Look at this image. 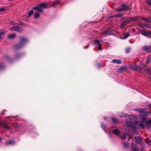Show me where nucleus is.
Listing matches in <instances>:
<instances>
[{"mask_svg": "<svg viewBox=\"0 0 151 151\" xmlns=\"http://www.w3.org/2000/svg\"><path fill=\"white\" fill-rule=\"evenodd\" d=\"M145 65L143 64H140L139 66L136 65L135 63L134 65H129V68L134 71L138 70H141L143 69Z\"/></svg>", "mask_w": 151, "mask_h": 151, "instance_id": "1", "label": "nucleus"}, {"mask_svg": "<svg viewBox=\"0 0 151 151\" xmlns=\"http://www.w3.org/2000/svg\"><path fill=\"white\" fill-rule=\"evenodd\" d=\"M130 9L129 7H128L127 5H125L124 4L121 5L117 9H116V11L118 12H121L122 11H126L129 10Z\"/></svg>", "mask_w": 151, "mask_h": 151, "instance_id": "2", "label": "nucleus"}, {"mask_svg": "<svg viewBox=\"0 0 151 151\" xmlns=\"http://www.w3.org/2000/svg\"><path fill=\"white\" fill-rule=\"evenodd\" d=\"M130 21L129 18H125L122 19V23L120 26L121 28L126 26L128 23H129Z\"/></svg>", "mask_w": 151, "mask_h": 151, "instance_id": "3", "label": "nucleus"}, {"mask_svg": "<svg viewBox=\"0 0 151 151\" xmlns=\"http://www.w3.org/2000/svg\"><path fill=\"white\" fill-rule=\"evenodd\" d=\"M138 111L140 112L139 115L141 116L148 115L149 113L147 111H145L144 109H139L138 110Z\"/></svg>", "mask_w": 151, "mask_h": 151, "instance_id": "4", "label": "nucleus"}, {"mask_svg": "<svg viewBox=\"0 0 151 151\" xmlns=\"http://www.w3.org/2000/svg\"><path fill=\"white\" fill-rule=\"evenodd\" d=\"M141 33L142 35L144 36L147 37L151 36V31H145L144 30H142L141 32Z\"/></svg>", "mask_w": 151, "mask_h": 151, "instance_id": "5", "label": "nucleus"}, {"mask_svg": "<svg viewBox=\"0 0 151 151\" xmlns=\"http://www.w3.org/2000/svg\"><path fill=\"white\" fill-rule=\"evenodd\" d=\"M7 123H6L4 121L0 122V126H2L5 129L6 128L8 129H10V127L8 126L7 125Z\"/></svg>", "mask_w": 151, "mask_h": 151, "instance_id": "6", "label": "nucleus"}, {"mask_svg": "<svg viewBox=\"0 0 151 151\" xmlns=\"http://www.w3.org/2000/svg\"><path fill=\"white\" fill-rule=\"evenodd\" d=\"M143 50L147 52H151V47L145 46L142 47Z\"/></svg>", "mask_w": 151, "mask_h": 151, "instance_id": "7", "label": "nucleus"}, {"mask_svg": "<svg viewBox=\"0 0 151 151\" xmlns=\"http://www.w3.org/2000/svg\"><path fill=\"white\" fill-rule=\"evenodd\" d=\"M131 147L132 151H139V149L137 145H135L132 142L131 144Z\"/></svg>", "mask_w": 151, "mask_h": 151, "instance_id": "8", "label": "nucleus"}, {"mask_svg": "<svg viewBox=\"0 0 151 151\" xmlns=\"http://www.w3.org/2000/svg\"><path fill=\"white\" fill-rule=\"evenodd\" d=\"M10 29L12 31H15L17 32H20L21 31L20 27L18 26L12 27L10 28Z\"/></svg>", "mask_w": 151, "mask_h": 151, "instance_id": "9", "label": "nucleus"}, {"mask_svg": "<svg viewBox=\"0 0 151 151\" xmlns=\"http://www.w3.org/2000/svg\"><path fill=\"white\" fill-rule=\"evenodd\" d=\"M127 68V67L126 66L121 67L118 69L117 72L118 73H122L126 70Z\"/></svg>", "mask_w": 151, "mask_h": 151, "instance_id": "10", "label": "nucleus"}, {"mask_svg": "<svg viewBox=\"0 0 151 151\" xmlns=\"http://www.w3.org/2000/svg\"><path fill=\"white\" fill-rule=\"evenodd\" d=\"M23 46V44H22L20 42L18 44H17L16 45L14 46V48L16 49H19L21 47H22Z\"/></svg>", "mask_w": 151, "mask_h": 151, "instance_id": "11", "label": "nucleus"}, {"mask_svg": "<svg viewBox=\"0 0 151 151\" xmlns=\"http://www.w3.org/2000/svg\"><path fill=\"white\" fill-rule=\"evenodd\" d=\"M135 139V142L139 144L141 141L142 139L139 137H136L134 138Z\"/></svg>", "mask_w": 151, "mask_h": 151, "instance_id": "12", "label": "nucleus"}, {"mask_svg": "<svg viewBox=\"0 0 151 151\" xmlns=\"http://www.w3.org/2000/svg\"><path fill=\"white\" fill-rule=\"evenodd\" d=\"M27 40L26 38L23 37H22L20 38V42L22 44H23V45L24 43L27 42Z\"/></svg>", "mask_w": 151, "mask_h": 151, "instance_id": "13", "label": "nucleus"}, {"mask_svg": "<svg viewBox=\"0 0 151 151\" xmlns=\"http://www.w3.org/2000/svg\"><path fill=\"white\" fill-rule=\"evenodd\" d=\"M15 141L11 140L9 142H6L5 143V144L6 145H14L15 143Z\"/></svg>", "mask_w": 151, "mask_h": 151, "instance_id": "14", "label": "nucleus"}, {"mask_svg": "<svg viewBox=\"0 0 151 151\" xmlns=\"http://www.w3.org/2000/svg\"><path fill=\"white\" fill-rule=\"evenodd\" d=\"M47 4V3L46 2L42 3L40 4H39V6L40 7V8L42 7H43L44 6H45L43 7V8H47L48 7L46 6Z\"/></svg>", "mask_w": 151, "mask_h": 151, "instance_id": "15", "label": "nucleus"}, {"mask_svg": "<svg viewBox=\"0 0 151 151\" xmlns=\"http://www.w3.org/2000/svg\"><path fill=\"white\" fill-rule=\"evenodd\" d=\"M16 35V34H9L8 36V37L9 39H14Z\"/></svg>", "mask_w": 151, "mask_h": 151, "instance_id": "16", "label": "nucleus"}, {"mask_svg": "<svg viewBox=\"0 0 151 151\" xmlns=\"http://www.w3.org/2000/svg\"><path fill=\"white\" fill-rule=\"evenodd\" d=\"M112 132L114 134L116 135H118L119 133V131L118 129H113Z\"/></svg>", "mask_w": 151, "mask_h": 151, "instance_id": "17", "label": "nucleus"}, {"mask_svg": "<svg viewBox=\"0 0 151 151\" xmlns=\"http://www.w3.org/2000/svg\"><path fill=\"white\" fill-rule=\"evenodd\" d=\"M146 126L147 127L149 128L151 127V120L149 119L146 123Z\"/></svg>", "mask_w": 151, "mask_h": 151, "instance_id": "18", "label": "nucleus"}, {"mask_svg": "<svg viewBox=\"0 0 151 151\" xmlns=\"http://www.w3.org/2000/svg\"><path fill=\"white\" fill-rule=\"evenodd\" d=\"M112 62L113 63H116L117 64H121L122 63V61L121 60H117V59H114L112 61Z\"/></svg>", "mask_w": 151, "mask_h": 151, "instance_id": "19", "label": "nucleus"}, {"mask_svg": "<svg viewBox=\"0 0 151 151\" xmlns=\"http://www.w3.org/2000/svg\"><path fill=\"white\" fill-rule=\"evenodd\" d=\"M151 60V55L148 56L146 60V63L147 64H148L150 62Z\"/></svg>", "mask_w": 151, "mask_h": 151, "instance_id": "20", "label": "nucleus"}, {"mask_svg": "<svg viewBox=\"0 0 151 151\" xmlns=\"http://www.w3.org/2000/svg\"><path fill=\"white\" fill-rule=\"evenodd\" d=\"M145 142L149 145H151V140L149 138H147L145 139Z\"/></svg>", "mask_w": 151, "mask_h": 151, "instance_id": "21", "label": "nucleus"}, {"mask_svg": "<svg viewBox=\"0 0 151 151\" xmlns=\"http://www.w3.org/2000/svg\"><path fill=\"white\" fill-rule=\"evenodd\" d=\"M109 34L108 31L106 30H105L104 32H101V36L103 35H106V36Z\"/></svg>", "mask_w": 151, "mask_h": 151, "instance_id": "22", "label": "nucleus"}, {"mask_svg": "<svg viewBox=\"0 0 151 151\" xmlns=\"http://www.w3.org/2000/svg\"><path fill=\"white\" fill-rule=\"evenodd\" d=\"M142 19L147 23H150L149 18H146L144 17L142 18Z\"/></svg>", "mask_w": 151, "mask_h": 151, "instance_id": "23", "label": "nucleus"}, {"mask_svg": "<svg viewBox=\"0 0 151 151\" xmlns=\"http://www.w3.org/2000/svg\"><path fill=\"white\" fill-rule=\"evenodd\" d=\"M40 16V14L39 12L36 13L34 15V17L35 18L37 19L39 18Z\"/></svg>", "mask_w": 151, "mask_h": 151, "instance_id": "24", "label": "nucleus"}, {"mask_svg": "<svg viewBox=\"0 0 151 151\" xmlns=\"http://www.w3.org/2000/svg\"><path fill=\"white\" fill-rule=\"evenodd\" d=\"M147 121L146 117H142L141 122L144 123L146 122V123Z\"/></svg>", "mask_w": 151, "mask_h": 151, "instance_id": "25", "label": "nucleus"}, {"mask_svg": "<svg viewBox=\"0 0 151 151\" xmlns=\"http://www.w3.org/2000/svg\"><path fill=\"white\" fill-rule=\"evenodd\" d=\"M139 126L141 127L142 129H144L145 127V124L144 122H141L139 124Z\"/></svg>", "mask_w": 151, "mask_h": 151, "instance_id": "26", "label": "nucleus"}, {"mask_svg": "<svg viewBox=\"0 0 151 151\" xmlns=\"http://www.w3.org/2000/svg\"><path fill=\"white\" fill-rule=\"evenodd\" d=\"M33 12L34 11L32 10H31L29 11L28 12L27 18H29L31 15H32L33 14Z\"/></svg>", "mask_w": 151, "mask_h": 151, "instance_id": "27", "label": "nucleus"}, {"mask_svg": "<svg viewBox=\"0 0 151 151\" xmlns=\"http://www.w3.org/2000/svg\"><path fill=\"white\" fill-rule=\"evenodd\" d=\"M40 7L39 6V4L37 5L36 6L32 8V9L34 10H38L39 8H40Z\"/></svg>", "mask_w": 151, "mask_h": 151, "instance_id": "28", "label": "nucleus"}, {"mask_svg": "<svg viewBox=\"0 0 151 151\" xmlns=\"http://www.w3.org/2000/svg\"><path fill=\"white\" fill-rule=\"evenodd\" d=\"M129 35V33L127 32L124 35L123 38L124 39L127 38Z\"/></svg>", "mask_w": 151, "mask_h": 151, "instance_id": "29", "label": "nucleus"}, {"mask_svg": "<svg viewBox=\"0 0 151 151\" xmlns=\"http://www.w3.org/2000/svg\"><path fill=\"white\" fill-rule=\"evenodd\" d=\"M112 121L114 123H117L118 122L117 119L116 118H113L112 119Z\"/></svg>", "mask_w": 151, "mask_h": 151, "instance_id": "30", "label": "nucleus"}, {"mask_svg": "<svg viewBox=\"0 0 151 151\" xmlns=\"http://www.w3.org/2000/svg\"><path fill=\"white\" fill-rule=\"evenodd\" d=\"M129 18L130 19V20H132L133 21H135L137 20V18L136 17H132V18Z\"/></svg>", "mask_w": 151, "mask_h": 151, "instance_id": "31", "label": "nucleus"}, {"mask_svg": "<svg viewBox=\"0 0 151 151\" xmlns=\"http://www.w3.org/2000/svg\"><path fill=\"white\" fill-rule=\"evenodd\" d=\"M4 67V64L0 63V70L2 69Z\"/></svg>", "mask_w": 151, "mask_h": 151, "instance_id": "32", "label": "nucleus"}, {"mask_svg": "<svg viewBox=\"0 0 151 151\" xmlns=\"http://www.w3.org/2000/svg\"><path fill=\"white\" fill-rule=\"evenodd\" d=\"M9 24H12V25H16V23L12 21H10L9 22Z\"/></svg>", "mask_w": 151, "mask_h": 151, "instance_id": "33", "label": "nucleus"}, {"mask_svg": "<svg viewBox=\"0 0 151 151\" xmlns=\"http://www.w3.org/2000/svg\"><path fill=\"white\" fill-rule=\"evenodd\" d=\"M94 43L95 44H97L99 45L100 43V42L98 40H95L94 41Z\"/></svg>", "mask_w": 151, "mask_h": 151, "instance_id": "34", "label": "nucleus"}, {"mask_svg": "<svg viewBox=\"0 0 151 151\" xmlns=\"http://www.w3.org/2000/svg\"><path fill=\"white\" fill-rule=\"evenodd\" d=\"M126 134H124L121 136V138L123 139H126Z\"/></svg>", "mask_w": 151, "mask_h": 151, "instance_id": "35", "label": "nucleus"}, {"mask_svg": "<svg viewBox=\"0 0 151 151\" xmlns=\"http://www.w3.org/2000/svg\"><path fill=\"white\" fill-rule=\"evenodd\" d=\"M130 50V49L129 48H127L125 50L126 52V53H129Z\"/></svg>", "mask_w": 151, "mask_h": 151, "instance_id": "36", "label": "nucleus"}, {"mask_svg": "<svg viewBox=\"0 0 151 151\" xmlns=\"http://www.w3.org/2000/svg\"><path fill=\"white\" fill-rule=\"evenodd\" d=\"M124 146L126 148H127L128 147L129 144L128 143H124Z\"/></svg>", "mask_w": 151, "mask_h": 151, "instance_id": "37", "label": "nucleus"}, {"mask_svg": "<svg viewBox=\"0 0 151 151\" xmlns=\"http://www.w3.org/2000/svg\"><path fill=\"white\" fill-rule=\"evenodd\" d=\"M126 116V115L125 113H123L121 115L120 117H125V116Z\"/></svg>", "mask_w": 151, "mask_h": 151, "instance_id": "38", "label": "nucleus"}, {"mask_svg": "<svg viewBox=\"0 0 151 151\" xmlns=\"http://www.w3.org/2000/svg\"><path fill=\"white\" fill-rule=\"evenodd\" d=\"M5 10V9L4 8H0V12H4Z\"/></svg>", "mask_w": 151, "mask_h": 151, "instance_id": "39", "label": "nucleus"}, {"mask_svg": "<svg viewBox=\"0 0 151 151\" xmlns=\"http://www.w3.org/2000/svg\"><path fill=\"white\" fill-rule=\"evenodd\" d=\"M147 2L148 3L149 5L151 6V0H147Z\"/></svg>", "mask_w": 151, "mask_h": 151, "instance_id": "40", "label": "nucleus"}, {"mask_svg": "<svg viewBox=\"0 0 151 151\" xmlns=\"http://www.w3.org/2000/svg\"><path fill=\"white\" fill-rule=\"evenodd\" d=\"M54 3H55V4L57 5L59 4L60 2L59 0H57L55 1Z\"/></svg>", "mask_w": 151, "mask_h": 151, "instance_id": "41", "label": "nucleus"}, {"mask_svg": "<svg viewBox=\"0 0 151 151\" xmlns=\"http://www.w3.org/2000/svg\"><path fill=\"white\" fill-rule=\"evenodd\" d=\"M101 127L104 129L105 128V125L103 123H102L101 124Z\"/></svg>", "mask_w": 151, "mask_h": 151, "instance_id": "42", "label": "nucleus"}, {"mask_svg": "<svg viewBox=\"0 0 151 151\" xmlns=\"http://www.w3.org/2000/svg\"><path fill=\"white\" fill-rule=\"evenodd\" d=\"M98 49L99 50H101L102 49V47H101V45H99L98 47Z\"/></svg>", "mask_w": 151, "mask_h": 151, "instance_id": "43", "label": "nucleus"}, {"mask_svg": "<svg viewBox=\"0 0 151 151\" xmlns=\"http://www.w3.org/2000/svg\"><path fill=\"white\" fill-rule=\"evenodd\" d=\"M38 11L40 12H43V10L42 9H41L40 8H39Z\"/></svg>", "mask_w": 151, "mask_h": 151, "instance_id": "44", "label": "nucleus"}, {"mask_svg": "<svg viewBox=\"0 0 151 151\" xmlns=\"http://www.w3.org/2000/svg\"><path fill=\"white\" fill-rule=\"evenodd\" d=\"M56 5L54 3L52 4L51 5V6L53 7H55L56 6Z\"/></svg>", "mask_w": 151, "mask_h": 151, "instance_id": "45", "label": "nucleus"}, {"mask_svg": "<svg viewBox=\"0 0 151 151\" xmlns=\"http://www.w3.org/2000/svg\"><path fill=\"white\" fill-rule=\"evenodd\" d=\"M56 5L54 3L52 4L51 5V6L53 7H55L56 6Z\"/></svg>", "mask_w": 151, "mask_h": 151, "instance_id": "46", "label": "nucleus"}, {"mask_svg": "<svg viewBox=\"0 0 151 151\" xmlns=\"http://www.w3.org/2000/svg\"><path fill=\"white\" fill-rule=\"evenodd\" d=\"M122 16V14H119L117 15L116 16H118L119 17H121Z\"/></svg>", "mask_w": 151, "mask_h": 151, "instance_id": "47", "label": "nucleus"}, {"mask_svg": "<svg viewBox=\"0 0 151 151\" xmlns=\"http://www.w3.org/2000/svg\"><path fill=\"white\" fill-rule=\"evenodd\" d=\"M14 126L16 128H18L19 125L17 124L16 125H14Z\"/></svg>", "mask_w": 151, "mask_h": 151, "instance_id": "48", "label": "nucleus"}, {"mask_svg": "<svg viewBox=\"0 0 151 151\" xmlns=\"http://www.w3.org/2000/svg\"><path fill=\"white\" fill-rule=\"evenodd\" d=\"M22 24H23L22 22L21 21H20L19 22V25H22Z\"/></svg>", "mask_w": 151, "mask_h": 151, "instance_id": "49", "label": "nucleus"}, {"mask_svg": "<svg viewBox=\"0 0 151 151\" xmlns=\"http://www.w3.org/2000/svg\"><path fill=\"white\" fill-rule=\"evenodd\" d=\"M4 32H0V35H2L3 34H4Z\"/></svg>", "mask_w": 151, "mask_h": 151, "instance_id": "50", "label": "nucleus"}, {"mask_svg": "<svg viewBox=\"0 0 151 151\" xmlns=\"http://www.w3.org/2000/svg\"><path fill=\"white\" fill-rule=\"evenodd\" d=\"M148 106L150 108H151V104H150L148 105Z\"/></svg>", "mask_w": 151, "mask_h": 151, "instance_id": "51", "label": "nucleus"}, {"mask_svg": "<svg viewBox=\"0 0 151 151\" xmlns=\"http://www.w3.org/2000/svg\"><path fill=\"white\" fill-rule=\"evenodd\" d=\"M98 66L99 68L100 66V63H99L98 64Z\"/></svg>", "mask_w": 151, "mask_h": 151, "instance_id": "52", "label": "nucleus"}, {"mask_svg": "<svg viewBox=\"0 0 151 151\" xmlns=\"http://www.w3.org/2000/svg\"><path fill=\"white\" fill-rule=\"evenodd\" d=\"M150 23H151V18H149Z\"/></svg>", "mask_w": 151, "mask_h": 151, "instance_id": "53", "label": "nucleus"}, {"mask_svg": "<svg viewBox=\"0 0 151 151\" xmlns=\"http://www.w3.org/2000/svg\"><path fill=\"white\" fill-rule=\"evenodd\" d=\"M107 45H106V46L107 47H109V45H108V43H107Z\"/></svg>", "mask_w": 151, "mask_h": 151, "instance_id": "54", "label": "nucleus"}, {"mask_svg": "<svg viewBox=\"0 0 151 151\" xmlns=\"http://www.w3.org/2000/svg\"><path fill=\"white\" fill-rule=\"evenodd\" d=\"M88 47V45L87 46H86V47H85V48H87V47Z\"/></svg>", "mask_w": 151, "mask_h": 151, "instance_id": "55", "label": "nucleus"}, {"mask_svg": "<svg viewBox=\"0 0 151 151\" xmlns=\"http://www.w3.org/2000/svg\"><path fill=\"white\" fill-rule=\"evenodd\" d=\"M141 151H145L143 148L141 150Z\"/></svg>", "mask_w": 151, "mask_h": 151, "instance_id": "56", "label": "nucleus"}, {"mask_svg": "<svg viewBox=\"0 0 151 151\" xmlns=\"http://www.w3.org/2000/svg\"><path fill=\"white\" fill-rule=\"evenodd\" d=\"M20 55H18L17 56V58H19V56Z\"/></svg>", "mask_w": 151, "mask_h": 151, "instance_id": "57", "label": "nucleus"}, {"mask_svg": "<svg viewBox=\"0 0 151 151\" xmlns=\"http://www.w3.org/2000/svg\"><path fill=\"white\" fill-rule=\"evenodd\" d=\"M1 138L0 137V141H1Z\"/></svg>", "mask_w": 151, "mask_h": 151, "instance_id": "58", "label": "nucleus"}, {"mask_svg": "<svg viewBox=\"0 0 151 151\" xmlns=\"http://www.w3.org/2000/svg\"><path fill=\"white\" fill-rule=\"evenodd\" d=\"M131 138V137H130V138H129V139H130Z\"/></svg>", "mask_w": 151, "mask_h": 151, "instance_id": "59", "label": "nucleus"}, {"mask_svg": "<svg viewBox=\"0 0 151 151\" xmlns=\"http://www.w3.org/2000/svg\"><path fill=\"white\" fill-rule=\"evenodd\" d=\"M11 0H9V1H11Z\"/></svg>", "mask_w": 151, "mask_h": 151, "instance_id": "60", "label": "nucleus"}, {"mask_svg": "<svg viewBox=\"0 0 151 151\" xmlns=\"http://www.w3.org/2000/svg\"><path fill=\"white\" fill-rule=\"evenodd\" d=\"M150 137H151V135H150Z\"/></svg>", "mask_w": 151, "mask_h": 151, "instance_id": "61", "label": "nucleus"}]
</instances>
